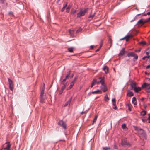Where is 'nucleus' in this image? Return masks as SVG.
Returning a JSON list of instances; mask_svg holds the SVG:
<instances>
[{
	"mask_svg": "<svg viewBox=\"0 0 150 150\" xmlns=\"http://www.w3.org/2000/svg\"><path fill=\"white\" fill-rule=\"evenodd\" d=\"M88 10V8H86L84 10H81L80 12L77 14V17H80L84 16Z\"/></svg>",
	"mask_w": 150,
	"mask_h": 150,
	"instance_id": "nucleus-1",
	"label": "nucleus"
},
{
	"mask_svg": "<svg viewBox=\"0 0 150 150\" xmlns=\"http://www.w3.org/2000/svg\"><path fill=\"white\" fill-rule=\"evenodd\" d=\"M11 145L10 144L6 143L4 144L1 150H10Z\"/></svg>",
	"mask_w": 150,
	"mask_h": 150,
	"instance_id": "nucleus-2",
	"label": "nucleus"
},
{
	"mask_svg": "<svg viewBox=\"0 0 150 150\" xmlns=\"http://www.w3.org/2000/svg\"><path fill=\"white\" fill-rule=\"evenodd\" d=\"M133 36V35L132 34H130L127 35H126V36L124 37V38H121L120 39V40H124L125 39H126V41L127 42H128L129 40V39L130 38H131Z\"/></svg>",
	"mask_w": 150,
	"mask_h": 150,
	"instance_id": "nucleus-3",
	"label": "nucleus"
},
{
	"mask_svg": "<svg viewBox=\"0 0 150 150\" xmlns=\"http://www.w3.org/2000/svg\"><path fill=\"white\" fill-rule=\"evenodd\" d=\"M8 79L10 89L11 90L13 91V81L12 80L9 78H8Z\"/></svg>",
	"mask_w": 150,
	"mask_h": 150,
	"instance_id": "nucleus-4",
	"label": "nucleus"
},
{
	"mask_svg": "<svg viewBox=\"0 0 150 150\" xmlns=\"http://www.w3.org/2000/svg\"><path fill=\"white\" fill-rule=\"evenodd\" d=\"M58 125L62 126L64 129H66V125L65 123L62 120H60L59 122Z\"/></svg>",
	"mask_w": 150,
	"mask_h": 150,
	"instance_id": "nucleus-5",
	"label": "nucleus"
},
{
	"mask_svg": "<svg viewBox=\"0 0 150 150\" xmlns=\"http://www.w3.org/2000/svg\"><path fill=\"white\" fill-rule=\"evenodd\" d=\"M121 145L122 146H130V144L127 142L126 139H124L122 140L121 142Z\"/></svg>",
	"mask_w": 150,
	"mask_h": 150,
	"instance_id": "nucleus-6",
	"label": "nucleus"
},
{
	"mask_svg": "<svg viewBox=\"0 0 150 150\" xmlns=\"http://www.w3.org/2000/svg\"><path fill=\"white\" fill-rule=\"evenodd\" d=\"M44 89L42 90L41 91L40 94V100L42 102H44V100L45 99V97L44 96Z\"/></svg>",
	"mask_w": 150,
	"mask_h": 150,
	"instance_id": "nucleus-7",
	"label": "nucleus"
},
{
	"mask_svg": "<svg viewBox=\"0 0 150 150\" xmlns=\"http://www.w3.org/2000/svg\"><path fill=\"white\" fill-rule=\"evenodd\" d=\"M71 74V71H69L68 73V74L66 76L65 78L64 79L63 81H62L61 83L62 84H64V82H66V80L67 79L68 77Z\"/></svg>",
	"mask_w": 150,
	"mask_h": 150,
	"instance_id": "nucleus-8",
	"label": "nucleus"
},
{
	"mask_svg": "<svg viewBox=\"0 0 150 150\" xmlns=\"http://www.w3.org/2000/svg\"><path fill=\"white\" fill-rule=\"evenodd\" d=\"M139 130V131L138 132V133L140 135H142L144 137H145L146 136L145 132L141 128Z\"/></svg>",
	"mask_w": 150,
	"mask_h": 150,
	"instance_id": "nucleus-9",
	"label": "nucleus"
},
{
	"mask_svg": "<svg viewBox=\"0 0 150 150\" xmlns=\"http://www.w3.org/2000/svg\"><path fill=\"white\" fill-rule=\"evenodd\" d=\"M142 87L143 88H146L148 89L150 88V84H148L145 83L142 85Z\"/></svg>",
	"mask_w": 150,
	"mask_h": 150,
	"instance_id": "nucleus-10",
	"label": "nucleus"
},
{
	"mask_svg": "<svg viewBox=\"0 0 150 150\" xmlns=\"http://www.w3.org/2000/svg\"><path fill=\"white\" fill-rule=\"evenodd\" d=\"M101 88L104 92H105L108 90L107 87L105 84L101 85Z\"/></svg>",
	"mask_w": 150,
	"mask_h": 150,
	"instance_id": "nucleus-11",
	"label": "nucleus"
},
{
	"mask_svg": "<svg viewBox=\"0 0 150 150\" xmlns=\"http://www.w3.org/2000/svg\"><path fill=\"white\" fill-rule=\"evenodd\" d=\"M146 23V20H144L143 19H140L138 22V23L139 24H141L142 25H144L145 23Z\"/></svg>",
	"mask_w": 150,
	"mask_h": 150,
	"instance_id": "nucleus-12",
	"label": "nucleus"
},
{
	"mask_svg": "<svg viewBox=\"0 0 150 150\" xmlns=\"http://www.w3.org/2000/svg\"><path fill=\"white\" fill-rule=\"evenodd\" d=\"M136 85L137 83L136 82H132L130 84L133 90L136 87Z\"/></svg>",
	"mask_w": 150,
	"mask_h": 150,
	"instance_id": "nucleus-13",
	"label": "nucleus"
},
{
	"mask_svg": "<svg viewBox=\"0 0 150 150\" xmlns=\"http://www.w3.org/2000/svg\"><path fill=\"white\" fill-rule=\"evenodd\" d=\"M132 103L135 105H137L136 99L135 97H133L132 99Z\"/></svg>",
	"mask_w": 150,
	"mask_h": 150,
	"instance_id": "nucleus-14",
	"label": "nucleus"
},
{
	"mask_svg": "<svg viewBox=\"0 0 150 150\" xmlns=\"http://www.w3.org/2000/svg\"><path fill=\"white\" fill-rule=\"evenodd\" d=\"M72 97H71V98H70L69 99L66 103L64 106H68V105H70L71 102L72 100Z\"/></svg>",
	"mask_w": 150,
	"mask_h": 150,
	"instance_id": "nucleus-15",
	"label": "nucleus"
},
{
	"mask_svg": "<svg viewBox=\"0 0 150 150\" xmlns=\"http://www.w3.org/2000/svg\"><path fill=\"white\" fill-rule=\"evenodd\" d=\"M103 70L105 71V73L107 74L108 72V67L106 66H105L104 67V68L103 69Z\"/></svg>",
	"mask_w": 150,
	"mask_h": 150,
	"instance_id": "nucleus-16",
	"label": "nucleus"
},
{
	"mask_svg": "<svg viewBox=\"0 0 150 150\" xmlns=\"http://www.w3.org/2000/svg\"><path fill=\"white\" fill-rule=\"evenodd\" d=\"M141 90V88L140 87H136L134 89V90L135 92L138 93Z\"/></svg>",
	"mask_w": 150,
	"mask_h": 150,
	"instance_id": "nucleus-17",
	"label": "nucleus"
},
{
	"mask_svg": "<svg viewBox=\"0 0 150 150\" xmlns=\"http://www.w3.org/2000/svg\"><path fill=\"white\" fill-rule=\"evenodd\" d=\"M100 79V83H101V85L104 84V77H101L99 78Z\"/></svg>",
	"mask_w": 150,
	"mask_h": 150,
	"instance_id": "nucleus-18",
	"label": "nucleus"
},
{
	"mask_svg": "<svg viewBox=\"0 0 150 150\" xmlns=\"http://www.w3.org/2000/svg\"><path fill=\"white\" fill-rule=\"evenodd\" d=\"M127 96L129 97H131L134 95L133 93L130 91H128L127 93Z\"/></svg>",
	"mask_w": 150,
	"mask_h": 150,
	"instance_id": "nucleus-19",
	"label": "nucleus"
},
{
	"mask_svg": "<svg viewBox=\"0 0 150 150\" xmlns=\"http://www.w3.org/2000/svg\"><path fill=\"white\" fill-rule=\"evenodd\" d=\"M102 92L101 91L98 90L96 91H93L91 93L93 94H96L98 93H101Z\"/></svg>",
	"mask_w": 150,
	"mask_h": 150,
	"instance_id": "nucleus-20",
	"label": "nucleus"
},
{
	"mask_svg": "<svg viewBox=\"0 0 150 150\" xmlns=\"http://www.w3.org/2000/svg\"><path fill=\"white\" fill-rule=\"evenodd\" d=\"M125 53V49L124 48L122 49L121 50L120 53L119 54V55H123Z\"/></svg>",
	"mask_w": 150,
	"mask_h": 150,
	"instance_id": "nucleus-21",
	"label": "nucleus"
},
{
	"mask_svg": "<svg viewBox=\"0 0 150 150\" xmlns=\"http://www.w3.org/2000/svg\"><path fill=\"white\" fill-rule=\"evenodd\" d=\"M74 83L73 82H71L70 83V85L68 88L67 89V90H69V89H71V88H72V87L74 85Z\"/></svg>",
	"mask_w": 150,
	"mask_h": 150,
	"instance_id": "nucleus-22",
	"label": "nucleus"
},
{
	"mask_svg": "<svg viewBox=\"0 0 150 150\" xmlns=\"http://www.w3.org/2000/svg\"><path fill=\"white\" fill-rule=\"evenodd\" d=\"M134 54H135L133 52H129L128 53V54H127V56L128 57H130V56L134 57Z\"/></svg>",
	"mask_w": 150,
	"mask_h": 150,
	"instance_id": "nucleus-23",
	"label": "nucleus"
},
{
	"mask_svg": "<svg viewBox=\"0 0 150 150\" xmlns=\"http://www.w3.org/2000/svg\"><path fill=\"white\" fill-rule=\"evenodd\" d=\"M67 82H64V84H62L63 86L62 87L61 90L62 91H63L65 88L66 85H67Z\"/></svg>",
	"mask_w": 150,
	"mask_h": 150,
	"instance_id": "nucleus-24",
	"label": "nucleus"
},
{
	"mask_svg": "<svg viewBox=\"0 0 150 150\" xmlns=\"http://www.w3.org/2000/svg\"><path fill=\"white\" fill-rule=\"evenodd\" d=\"M146 113V111L145 110L142 111L141 113V115L143 116H144Z\"/></svg>",
	"mask_w": 150,
	"mask_h": 150,
	"instance_id": "nucleus-25",
	"label": "nucleus"
},
{
	"mask_svg": "<svg viewBox=\"0 0 150 150\" xmlns=\"http://www.w3.org/2000/svg\"><path fill=\"white\" fill-rule=\"evenodd\" d=\"M69 32L71 36H73L74 35V31L73 30H69Z\"/></svg>",
	"mask_w": 150,
	"mask_h": 150,
	"instance_id": "nucleus-26",
	"label": "nucleus"
},
{
	"mask_svg": "<svg viewBox=\"0 0 150 150\" xmlns=\"http://www.w3.org/2000/svg\"><path fill=\"white\" fill-rule=\"evenodd\" d=\"M105 100L106 101H108V100H109V98L108 97V94L107 93H106L105 95Z\"/></svg>",
	"mask_w": 150,
	"mask_h": 150,
	"instance_id": "nucleus-27",
	"label": "nucleus"
},
{
	"mask_svg": "<svg viewBox=\"0 0 150 150\" xmlns=\"http://www.w3.org/2000/svg\"><path fill=\"white\" fill-rule=\"evenodd\" d=\"M97 116L96 115L95 117V118H94V119L93 120L92 124H93L96 121V120H97Z\"/></svg>",
	"mask_w": 150,
	"mask_h": 150,
	"instance_id": "nucleus-28",
	"label": "nucleus"
},
{
	"mask_svg": "<svg viewBox=\"0 0 150 150\" xmlns=\"http://www.w3.org/2000/svg\"><path fill=\"white\" fill-rule=\"evenodd\" d=\"M112 102L113 103V105L115 106L116 105V100L115 98H113L112 100Z\"/></svg>",
	"mask_w": 150,
	"mask_h": 150,
	"instance_id": "nucleus-29",
	"label": "nucleus"
},
{
	"mask_svg": "<svg viewBox=\"0 0 150 150\" xmlns=\"http://www.w3.org/2000/svg\"><path fill=\"white\" fill-rule=\"evenodd\" d=\"M68 50L69 52H72L73 51V48H69Z\"/></svg>",
	"mask_w": 150,
	"mask_h": 150,
	"instance_id": "nucleus-30",
	"label": "nucleus"
},
{
	"mask_svg": "<svg viewBox=\"0 0 150 150\" xmlns=\"http://www.w3.org/2000/svg\"><path fill=\"white\" fill-rule=\"evenodd\" d=\"M95 13H94L92 15H90L88 17L89 18H91V19H92L93 17L95 16Z\"/></svg>",
	"mask_w": 150,
	"mask_h": 150,
	"instance_id": "nucleus-31",
	"label": "nucleus"
},
{
	"mask_svg": "<svg viewBox=\"0 0 150 150\" xmlns=\"http://www.w3.org/2000/svg\"><path fill=\"white\" fill-rule=\"evenodd\" d=\"M103 150H109L110 149L109 147H103Z\"/></svg>",
	"mask_w": 150,
	"mask_h": 150,
	"instance_id": "nucleus-32",
	"label": "nucleus"
},
{
	"mask_svg": "<svg viewBox=\"0 0 150 150\" xmlns=\"http://www.w3.org/2000/svg\"><path fill=\"white\" fill-rule=\"evenodd\" d=\"M78 78V76H75L73 80L72 81V82H73L74 83H75V81H76V79Z\"/></svg>",
	"mask_w": 150,
	"mask_h": 150,
	"instance_id": "nucleus-33",
	"label": "nucleus"
},
{
	"mask_svg": "<svg viewBox=\"0 0 150 150\" xmlns=\"http://www.w3.org/2000/svg\"><path fill=\"white\" fill-rule=\"evenodd\" d=\"M67 6V4H66L62 8V9L61 10L62 12H63L64 11V10L65 9V8Z\"/></svg>",
	"mask_w": 150,
	"mask_h": 150,
	"instance_id": "nucleus-34",
	"label": "nucleus"
},
{
	"mask_svg": "<svg viewBox=\"0 0 150 150\" xmlns=\"http://www.w3.org/2000/svg\"><path fill=\"white\" fill-rule=\"evenodd\" d=\"M134 128L135 130L137 131L138 132L139 131V129H140L137 127H134Z\"/></svg>",
	"mask_w": 150,
	"mask_h": 150,
	"instance_id": "nucleus-35",
	"label": "nucleus"
},
{
	"mask_svg": "<svg viewBox=\"0 0 150 150\" xmlns=\"http://www.w3.org/2000/svg\"><path fill=\"white\" fill-rule=\"evenodd\" d=\"M150 56L149 55H148L147 56H145L143 57L142 58V59L143 60H145L146 58H150Z\"/></svg>",
	"mask_w": 150,
	"mask_h": 150,
	"instance_id": "nucleus-36",
	"label": "nucleus"
},
{
	"mask_svg": "<svg viewBox=\"0 0 150 150\" xmlns=\"http://www.w3.org/2000/svg\"><path fill=\"white\" fill-rule=\"evenodd\" d=\"M97 83V81L96 79H94L93 80L92 83L94 85Z\"/></svg>",
	"mask_w": 150,
	"mask_h": 150,
	"instance_id": "nucleus-37",
	"label": "nucleus"
},
{
	"mask_svg": "<svg viewBox=\"0 0 150 150\" xmlns=\"http://www.w3.org/2000/svg\"><path fill=\"white\" fill-rule=\"evenodd\" d=\"M139 43L143 45H145L146 44V42L145 41H142L139 42Z\"/></svg>",
	"mask_w": 150,
	"mask_h": 150,
	"instance_id": "nucleus-38",
	"label": "nucleus"
},
{
	"mask_svg": "<svg viewBox=\"0 0 150 150\" xmlns=\"http://www.w3.org/2000/svg\"><path fill=\"white\" fill-rule=\"evenodd\" d=\"M126 125H125V124H123L122 125V127L123 129H125L126 128Z\"/></svg>",
	"mask_w": 150,
	"mask_h": 150,
	"instance_id": "nucleus-39",
	"label": "nucleus"
},
{
	"mask_svg": "<svg viewBox=\"0 0 150 150\" xmlns=\"http://www.w3.org/2000/svg\"><path fill=\"white\" fill-rule=\"evenodd\" d=\"M134 58L135 59H137L138 58V56L137 54H134Z\"/></svg>",
	"mask_w": 150,
	"mask_h": 150,
	"instance_id": "nucleus-40",
	"label": "nucleus"
},
{
	"mask_svg": "<svg viewBox=\"0 0 150 150\" xmlns=\"http://www.w3.org/2000/svg\"><path fill=\"white\" fill-rule=\"evenodd\" d=\"M101 47H102V45H100V47L99 48L96 50V52H97L98 51L100 50V49Z\"/></svg>",
	"mask_w": 150,
	"mask_h": 150,
	"instance_id": "nucleus-41",
	"label": "nucleus"
},
{
	"mask_svg": "<svg viewBox=\"0 0 150 150\" xmlns=\"http://www.w3.org/2000/svg\"><path fill=\"white\" fill-rule=\"evenodd\" d=\"M146 22H150V18L146 19Z\"/></svg>",
	"mask_w": 150,
	"mask_h": 150,
	"instance_id": "nucleus-42",
	"label": "nucleus"
},
{
	"mask_svg": "<svg viewBox=\"0 0 150 150\" xmlns=\"http://www.w3.org/2000/svg\"><path fill=\"white\" fill-rule=\"evenodd\" d=\"M109 41L110 42V44H111L110 46H111L112 45V42L111 39L110 38H109Z\"/></svg>",
	"mask_w": 150,
	"mask_h": 150,
	"instance_id": "nucleus-43",
	"label": "nucleus"
},
{
	"mask_svg": "<svg viewBox=\"0 0 150 150\" xmlns=\"http://www.w3.org/2000/svg\"><path fill=\"white\" fill-rule=\"evenodd\" d=\"M76 12V10H74L72 12V14H74Z\"/></svg>",
	"mask_w": 150,
	"mask_h": 150,
	"instance_id": "nucleus-44",
	"label": "nucleus"
},
{
	"mask_svg": "<svg viewBox=\"0 0 150 150\" xmlns=\"http://www.w3.org/2000/svg\"><path fill=\"white\" fill-rule=\"evenodd\" d=\"M69 10H70V9L67 7V9H66V12L67 13L69 12Z\"/></svg>",
	"mask_w": 150,
	"mask_h": 150,
	"instance_id": "nucleus-45",
	"label": "nucleus"
},
{
	"mask_svg": "<svg viewBox=\"0 0 150 150\" xmlns=\"http://www.w3.org/2000/svg\"><path fill=\"white\" fill-rule=\"evenodd\" d=\"M72 6V5L71 4H70L69 5L68 7H67L68 8H69V9H70V8H71Z\"/></svg>",
	"mask_w": 150,
	"mask_h": 150,
	"instance_id": "nucleus-46",
	"label": "nucleus"
},
{
	"mask_svg": "<svg viewBox=\"0 0 150 150\" xmlns=\"http://www.w3.org/2000/svg\"><path fill=\"white\" fill-rule=\"evenodd\" d=\"M103 43V40H101L100 42V45H102V46Z\"/></svg>",
	"mask_w": 150,
	"mask_h": 150,
	"instance_id": "nucleus-47",
	"label": "nucleus"
},
{
	"mask_svg": "<svg viewBox=\"0 0 150 150\" xmlns=\"http://www.w3.org/2000/svg\"><path fill=\"white\" fill-rule=\"evenodd\" d=\"M128 107H129V110L130 111H131V108L130 107V105L129 104L128 105Z\"/></svg>",
	"mask_w": 150,
	"mask_h": 150,
	"instance_id": "nucleus-48",
	"label": "nucleus"
},
{
	"mask_svg": "<svg viewBox=\"0 0 150 150\" xmlns=\"http://www.w3.org/2000/svg\"><path fill=\"white\" fill-rule=\"evenodd\" d=\"M150 67V65H148V66H147L146 67V69H149V68Z\"/></svg>",
	"mask_w": 150,
	"mask_h": 150,
	"instance_id": "nucleus-49",
	"label": "nucleus"
},
{
	"mask_svg": "<svg viewBox=\"0 0 150 150\" xmlns=\"http://www.w3.org/2000/svg\"><path fill=\"white\" fill-rule=\"evenodd\" d=\"M86 112H85V111H83L81 113V114H86Z\"/></svg>",
	"mask_w": 150,
	"mask_h": 150,
	"instance_id": "nucleus-50",
	"label": "nucleus"
},
{
	"mask_svg": "<svg viewBox=\"0 0 150 150\" xmlns=\"http://www.w3.org/2000/svg\"><path fill=\"white\" fill-rule=\"evenodd\" d=\"M94 46L93 45H91L90 46V48L91 49H92L93 48Z\"/></svg>",
	"mask_w": 150,
	"mask_h": 150,
	"instance_id": "nucleus-51",
	"label": "nucleus"
},
{
	"mask_svg": "<svg viewBox=\"0 0 150 150\" xmlns=\"http://www.w3.org/2000/svg\"><path fill=\"white\" fill-rule=\"evenodd\" d=\"M115 106L113 108V109L115 110L117 109V107L115 105Z\"/></svg>",
	"mask_w": 150,
	"mask_h": 150,
	"instance_id": "nucleus-52",
	"label": "nucleus"
},
{
	"mask_svg": "<svg viewBox=\"0 0 150 150\" xmlns=\"http://www.w3.org/2000/svg\"><path fill=\"white\" fill-rule=\"evenodd\" d=\"M74 76V74H72L71 76H69L70 77H71V78H72Z\"/></svg>",
	"mask_w": 150,
	"mask_h": 150,
	"instance_id": "nucleus-53",
	"label": "nucleus"
},
{
	"mask_svg": "<svg viewBox=\"0 0 150 150\" xmlns=\"http://www.w3.org/2000/svg\"><path fill=\"white\" fill-rule=\"evenodd\" d=\"M147 14L148 15H150V12H148Z\"/></svg>",
	"mask_w": 150,
	"mask_h": 150,
	"instance_id": "nucleus-54",
	"label": "nucleus"
},
{
	"mask_svg": "<svg viewBox=\"0 0 150 150\" xmlns=\"http://www.w3.org/2000/svg\"><path fill=\"white\" fill-rule=\"evenodd\" d=\"M146 54L147 55V56H148V55H148L149 54V52H146Z\"/></svg>",
	"mask_w": 150,
	"mask_h": 150,
	"instance_id": "nucleus-55",
	"label": "nucleus"
},
{
	"mask_svg": "<svg viewBox=\"0 0 150 150\" xmlns=\"http://www.w3.org/2000/svg\"><path fill=\"white\" fill-rule=\"evenodd\" d=\"M145 74H148V75H149V73H148L147 72H145Z\"/></svg>",
	"mask_w": 150,
	"mask_h": 150,
	"instance_id": "nucleus-56",
	"label": "nucleus"
},
{
	"mask_svg": "<svg viewBox=\"0 0 150 150\" xmlns=\"http://www.w3.org/2000/svg\"><path fill=\"white\" fill-rule=\"evenodd\" d=\"M63 91H62V90L61 91H60L59 92V94H62V93Z\"/></svg>",
	"mask_w": 150,
	"mask_h": 150,
	"instance_id": "nucleus-57",
	"label": "nucleus"
},
{
	"mask_svg": "<svg viewBox=\"0 0 150 150\" xmlns=\"http://www.w3.org/2000/svg\"><path fill=\"white\" fill-rule=\"evenodd\" d=\"M148 119L149 120H150V115H149V117Z\"/></svg>",
	"mask_w": 150,
	"mask_h": 150,
	"instance_id": "nucleus-58",
	"label": "nucleus"
},
{
	"mask_svg": "<svg viewBox=\"0 0 150 150\" xmlns=\"http://www.w3.org/2000/svg\"><path fill=\"white\" fill-rule=\"evenodd\" d=\"M94 85H93V83H92V85H91V87L92 88Z\"/></svg>",
	"mask_w": 150,
	"mask_h": 150,
	"instance_id": "nucleus-59",
	"label": "nucleus"
},
{
	"mask_svg": "<svg viewBox=\"0 0 150 150\" xmlns=\"http://www.w3.org/2000/svg\"><path fill=\"white\" fill-rule=\"evenodd\" d=\"M97 83L98 84H99L100 83V81H99L97 82Z\"/></svg>",
	"mask_w": 150,
	"mask_h": 150,
	"instance_id": "nucleus-60",
	"label": "nucleus"
},
{
	"mask_svg": "<svg viewBox=\"0 0 150 150\" xmlns=\"http://www.w3.org/2000/svg\"><path fill=\"white\" fill-rule=\"evenodd\" d=\"M140 51H141V50L140 49V50H138V51H137V52H140Z\"/></svg>",
	"mask_w": 150,
	"mask_h": 150,
	"instance_id": "nucleus-61",
	"label": "nucleus"
},
{
	"mask_svg": "<svg viewBox=\"0 0 150 150\" xmlns=\"http://www.w3.org/2000/svg\"><path fill=\"white\" fill-rule=\"evenodd\" d=\"M79 31L80 30H77L76 32H79Z\"/></svg>",
	"mask_w": 150,
	"mask_h": 150,
	"instance_id": "nucleus-62",
	"label": "nucleus"
},
{
	"mask_svg": "<svg viewBox=\"0 0 150 150\" xmlns=\"http://www.w3.org/2000/svg\"><path fill=\"white\" fill-rule=\"evenodd\" d=\"M9 14H12V12H10Z\"/></svg>",
	"mask_w": 150,
	"mask_h": 150,
	"instance_id": "nucleus-63",
	"label": "nucleus"
},
{
	"mask_svg": "<svg viewBox=\"0 0 150 150\" xmlns=\"http://www.w3.org/2000/svg\"><path fill=\"white\" fill-rule=\"evenodd\" d=\"M148 122L149 123H150V120H149V121Z\"/></svg>",
	"mask_w": 150,
	"mask_h": 150,
	"instance_id": "nucleus-64",
	"label": "nucleus"
}]
</instances>
